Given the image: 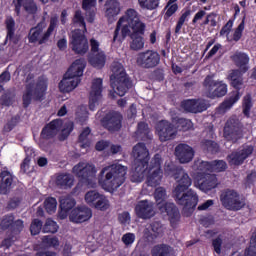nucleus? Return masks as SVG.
<instances>
[{"instance_id": "obj_1", "label": "nucleus", "mask_w": 256, "mask_h": 256, "mask_svg": "<svg viewBox=\"0 0 256 256\" xmlns=\"http://www.w3.org/2000/svg\"><path fill=\"white\" fill-rule=\"evenodd\" d=\"M132 157L134 158L132 169L134 177H138L137 181H141L146 177L148 187L160 185L163 179V169H161L163 158H161L160 154H155L151 159L149 149H147L145 143L139 142L132 149Z\"/></svg>"}, {"instance_id": "obj_2", "label": "nucleus", "mask_w": 256, "mask_h": 256, "mask_svg": "<svg viewBox=\"0 0 256 256\" xmlns=\"http://www.w3.org/2000/svg\"><path fill=\"white\" fill-rule=\"evenodd\" d=\"M164 173L166 177H173L176 181V186L172 190L175 203L184 207V209H195L199 203V195L193 189H189L193 185V180L189 177V174L173 162L165 165Z\"/></svg>"}, {"instance_id": "obj_3", "label": "nucleus", "mask_w": 256, "mask_h": 256, "mask_svg": "<svg viewBox=\"0 0 256 256\" xmlns=\"http://www.w3.org/2000/svg\"><path fill=\"white\" fill-rule=\"evenodd\" d=\"M127 167L121 164L105 166L99 173L98 183L104 191L113 193L117 191L127 179Z\"/></svg>"}, {"instance_id": "obj_4", "label": "nucleus", "mask_w": 256, "mask_h": 256, "mask_svg": "<svg viewBox=\"0 0 256 256\" xmlns=\"http://www.w3.org/2000/svg\"><path fill=\"white\" fill-rule=\"evenodd\" d=\"M85 59H76L67 72L64 74L63 79L59 82L58 87L61 93H71L81 83V77L85 70Z\"/></svg>"}, {"instance_id": "obj_5", "label": "nucleus", "mask_w": 256, "mask_h": 256, "mask_svg": "<svg viewBox=\"0 0 256 256\" xmlns=\"http://www.w3.org/2000/svg\"><path fill=\"white\" fill-rule=\"evenodd\" d=\"M111 71L113 74L110 76V86L119 97H125V94L133 89V80L121 63H114Z\"/></svg>"}, {"instance_id": "obj_6", "label": "nucleus", "mask_w": 256, "mask_h": 256, "mask_svg": "<svg viewBox=\"0 0 256 256\" xmlns=\"http://www.w3.org/2000/svg\"><path fill=\"white\" fill-rule=\"evenodd\" d=\"M25 92L22 96L23 107L27 109L32 101H45L47 96V89H49V82L47 78L40 76L36 82H30L25 87Z\"/></svg>"}, {"instance_id": "obj_7", "label": "nucleus", "mask_w": 256, "mask_h": 256, "mask_svg": "<svg viewBox=\"0 0 256 256\" xmlns=\"http://www.w3.org/2000/svg\"><path fill=\"white\" fill-rule=\"evenodd\" d=\"M123 23H128L130 29H132L131 35H145L147 24L141 21V14H139L137 10L130 8L126 10L125 15L122 16L116 24L113 43H117V35L121 32Z\"/></svg>"}, {"instance_id": "obj_8", "label": "nucleus", "mask_w": 256, "mask_h": 256, "mask_svg": "<svg viewBox=\"0 0 256 256\" xmlns=\"http://www.w3.org/2000/svg\"><path fill=\"white\" fill-rule=\"evenodd\" d=\"M57 23L59 20L57 17H52L50 19V24L47 28V23L45 22V17L41 19V21L34 27L30 28L28 33V41L29 43H38V45H45L49 39H51V35H53V31L57 28ZM47 28V31L45 29Z\"/></svg>"}, {"instance_id": "obj_9", "label": "nucleus", "mask_w": 256, "mask_h": 256, "mask_svg": "<svg viewBox=\"0 0 256 256\" xmlns=\"http://www.w3.org/2000/svg\"><path fill=\"white\" fill-rule=\"evenodd\" d=\"M154 199L156 201V207L160 213H166L169 217L171 226L175 225L181 219L179 208L173 203L166 202L167 190L163 187H158L154 192Z\"/></svg>"}, {"instance_id": "obj_10", "label": "nucleus", "mask_w": 256, "mask_h": 256, "mask_svg": "<svg viewBox=\"0 0 256 256\" xmlns=\"http://www.w3.org/2000/svg\"><path fill=\"white\" fill-rule=\"evenodd\" d=\"M203 94L208 99H217L227 95V84L223 81L214 80L213 76L207 75L202 83Z\"/></svg>"}, {"instance_id": "obj_11", "label": "nucleus", "mask_w": 256, "mask_h": 256, "mask_svg": "<svg viewBox=\"0 0 256 256\" xmlns=\"http://www.w3.org/2000/svg\"><path fill=\"white\" fill-rule=\"evenodd\" d=\"M220 201L228 211H241L245 207V201L241 199L239 192L233 189H226L220 195Z\"/></svg>"}, {"instance_id": "obj_12", "label": "nucleus", "mask_w": 256, "mask_h": 256, "mask_svg": "<svg viewBox=\"0 0 256 256\" xmlns=\"http://www.w3.org/2000/svg\"><path fill=\"white\" fill-rule=\"evenodd\" d=\"M224 138L231 143H237L239 139H243V124L237 116L230 117L224 126Z\"/></svg>"}, {"instance_id": "obj_13", "label": "nucleus", "mask_w": 256, "mask_h": 256, "mask_svg": "<svg viewBox=\"0 0 256 256\" xmlns=\"http://www.w3.org/2000/svg\"><path fill=\"white\" fill-rule=\"evenodd\" d=\"M100 123L109 133H117L123 127V114L117 111H110L101 118Z\"/></svg>"}, {"instance_id": "obj_14", "label": "nucleus", "mask_w": 256, "mask_h": 256, "mask_svg": "<svg viewBox=\"0 0 256 256\" xmlns=\"http://www.w3.org/2000/svg\"><path fill=\"white\" fill-rule=\"evenodd\" d=\"M136 63L142 69H155L161 63V55L155 50H146L138 54Z\"/></svg>"}, {"instance_id": "obj_15", "label": "nucleus", "mask_w": 256, "mask_h": 256, "mask_svg": "<svg viewBox=\"0 0 256 256\" xmlns=\"http://www.w3.org/2000/svg\"><path fill=\"white\" fill-rule=\"evenodd\" d=\"M72 173H74V175H76L78 179H82V181H85L86 183H88V185H90V183H93V181H95L97 169L93 164L79 162L72 168Z\"/></svg>"}, {"instance_id": "obj_16", "label": "nucleus", "mask_w": 256, "mask_h": 256, "mask_svg": "<svg viewBox=\"0 0 256 256\" xmlns=\"http://www.w3.org/2000/svg\"><path fill=\"white\" fill-rule=\"evenodd\" d=\"M70 45L76 55H85L89 51V40H87V36L84 35L81 29H76L72 32Z\"/></svg>"}, {"instance_id": "obj_17", "label": "nucleus", "mask_w": 256, "mask_h": 256, "mask_svg": "<svg viewBox=\"0 0 256 256\" xmlns=\"http://www.w3.org/2000/svg\"><path fill=\"white\" fill-rule=\"evenodd\" d=\"M24 227L23 220L18 219L15 221L13 214H7L0 219V231H7L9 229L12 235H20Z\"/></svg>"}, {"instance_id": "obj_18", "label": "nucleus", "mask_w": 256, "mask_h": 256, "mask_svg": "<svg viewBox=\"0 0 256 256\" xmlns=\"http://www.w3.org/2000/svg\"><path fill=\"white\" fill-rule=\"evenodd\" d=\"M255 148L251 145L243 146L240 150L232 152L227 156V161L231 167H239L245 163V160L249 158L250 155H253Z\"/></svg>"}, {"instance_id": "obj_19", "label": "nucleus", "mask_w": 256, "mask_h": 256, "mask_svg": "<svg viewBox=\"0 0 256 256\" xmlns=\"http://www.w3.org/2000/svg\"><path fill=\"white\" fill-rule=\"evenodd\" d=\"M156 131L161 143H165V141H172V139L177 137V128H175L173 123L167 120L159 121L156 125Z\"/></svg>"}, {"instance_id": "obj_20", "label": "nucleus", "mask_w": 256, "mask_h": 256, "mask_svg": "<svg viewBox=\"0 0 256 256\" xmlns=\"http://www.w3.org/2000/svg\"><path fill=\"white\" fill-rule=\"evenodd\" d=\"M103 93V79L96 78L92 81V87L89 97V109L90 111H95L97 105H99V100L101 99Z\"/></svg>"}, {"instance_id": "obj_21", "label": "nucleus", "mask_w": 256, "mask_h": 256, "mask_svg": "<svg viewBox=\"0 0 256 256\" xmlns=\"http://www.w3.org/2000/svg\"><path fill=\"white\" fill-rule=\"evenodd\" d=\"M135 213L139 219L155 217V203L150 200H140L135 206Z\"/></svg>"}, {"instance_id": "obj_22", "label": "nucleus", "mask_w": 256, "mask_h": 256, "mask_svg": "<svg viewBox=\"0 0 256 256\" xmlns=\"http://www.w3.org/2000/svg\"><path fill=\"white\" fill-rule=\"evenodd\" d=\"M61 125L63 122L60 119L52 120L51 122L47 123L40 133V139L44 141H49V139H54L57 137V133H59V129H61Z\"/></svg>"}, {"instance_id": "obj_23", "label": "nucleus", "mask_w": 256, "mask_h": 256, "mask_svg": "<svg viewBox=\"0 0 256 256\" xmlns=\"http://www.w3.org/2000/svg\"><path fill=\"white\" fill-rule=\"evenodd\" d=\"M175 156L179 163H191L193 157H195V150L188 144H178L175 148Z\"/></svg>"}, {"instance_id": "obj_24", "label": "nucleus", "mask_w": 256, "mask_h": 256, "mask_svg": "<svg viewBox=\"0 0 256 256\" xmlns=\"http://www.w3.org/2000/svg\"><path fill=\"white\" fill-rule=\"evenodd\" d=\"M69 217L72 223H85V221H89L93 217V211L87 206H81L74 208Z\"/></svg>"}, {"instance_id": "obj_25", "label": "nucleus", "mask_w": 256, "mask_h": 256, "mask_svg": "<svg viewBox=\"0 0 256 256\" xmlns=\"http://www.w3.org/2000/svg\"><path fill=\"white\" fill-rule=\"evenodd\" d=\"M13 188V174L9 170L0 172V195H9Z\"/></svg>"}, {"instance_id": "obj_26", "label": "nucleus", "mask_w": 256, "mask_h": 256, "mask_svg": "<svg viewBox=\"0 0 256 256\" xmlns=\"http://www.w3.org/2000/svg\"><path fill=\"white\" fill-rule=\"evenodd\" d=\"M75 178L69 173H59L56 175L54 183L58 189H71Z\"/></svg>"}, {"instance_id": "obj_27", "label": "nucleus", "mask_w": 256, "mask_h": 256, "mask_svg": "<svg viewBox=\"0 0 256 256\" xmlns=\"http://www.w3.org/2000/svg\"><path fill=\"white\" fill-rule=\"evenodd\" d=\"M77 202L74 198L71 197H64L60 199V211H59V218L60 219H67L69 215V211L75 207Z\"/></svg>"}, {"instance_id": "obj_28", "label": "nucleus", "mask_w": 256, "mask_h": 256, "mask_svg": "<svg viewBox=\"0 0 256 256\" xmlns=\"http://www.w3.org/2000/svg\"><path fill=\"white\" fill-rule=\"evenodd\" d=\"M232 61L235 63L236 67L239 68L238 71L241 73H247L249 71V55L243 52H238L232 56Z\"/></svg>"}, {"instance_id": "obj_29", "label": "nucleus", "mask_w": 256, "mask_h": 256, "mask_svg": "<svg viewBox=\"0 0 256 256\" xmlns=\"http://www.w3.org/2000/svg\"><path fill=\"white\" fill-rule=\"evenodd\" d=\"M219 185L217 182V176L215 174H206L202 177V181L199 183V189L201 191H212Z\"/></svg>"}, {"instance_id": "obj_30", "label": "nucleus", "mask_w": 256, "mask_h": 256, "mask_svg": "<svg viewBox=\"0 0 256 256\" xmlns=\"http://www.w3.org/2000/svg\"><path fill=\"white\" fill-rule=\"evenodd\" d=\"M88 61L95 69H103L107 61V56L104 51L96 52V54H89Z\"/></svg>"}, {"instance_id": "obj_31", "label": "nucleus", "mask_w": 256, "mask_h": 256, "mask_svg": "<svg viewBox=\"0 0 256 256\" xmlns=\"http://www.w3.org/2000/svg\"><path fill=\"white\" fill-rule=\"evenodd\" d=\"M97 6V0H82V9L86 11L88 23H93L95 21V11Z\"/></svg>"}, {"instance_id": "obj_32", "label": "nucleus", "mask_w": 256, "mask_h": 256, "mask_svg": "<svg viewBox=\"0 0 256 256\" xmlns=\"http://www.w3.org/2000/svg\"><path fill=\"white\" fill-rule=\"evenodd\" d=\"M228 79L230 81L231 87H233L235 91H241V88L243 87V72H240L237 69L232 70L228 76Z\"/></svg>"}, {"instance_id": "obj_33", "label": "nucleus", "mask_w": 256, "mask_h": 256, "mask_svg": "<svg viewBox=\"0 0 256 256\" xmlns=\"http://www.w3.org/2000/svg\"><path fill=\"white\" fill-rule=\"evenodd\" d=\"M106 16L108 19H111L112 17H117L119 13H121V6L119 4V1L117 0H107L106 1Z\"/></svg>"}, {"instance_id": "obj_34", "label": "nucleus", "mask_w": 256, "mask_h": 256, "mask_svg": "<svg viewBox=\"0 0 256 256\" xmlns=\"http://www.w3.org/2000/svg\"><path fill=\"white\" fill-rule=\"evenodd\" d=\"M152 256H173V248L167 244H157L151 249Z\"/></svg>"}, {"instance_id": "obj_35", "label": "nucleus", "mask_w": 256, "mask_h": 256, "mask_svg": "<svg viewBox=\"0 0 256 256\" xmlns=\"http://www.w3.org/2000/svg\"><path fill=\"white\" fill-rule=\"evenodd\" d=\"M240 90H234L230 93L228 99L221 103V109H231L237 101L241 99V92Z\"/></svg>"}, {"instance_id": "obj_36", "label": "nucleus", "mask_w": 256, "mask_h": 256, "mask_svg": "<svg viewBox=\"0 0 256 256\" xmlns=\"http://www.w3.org/2000/svg\"><path fill=\"white\" fill-rule=\"evenodd\" d=\"M144 34H130V39L132 42L130 43V48L132 51H141L145 47V38H143Z\"/></svg>"}, {"instance_id": "obj_37", "label": "nucleus", "mask_w": 256, "mask_h": 256, "mask_svg": "<svg viewBox=\"0 0 256 256\" xmlns=\"http://www.w3.org/2000/svg\"><path fill=\"white\" fill-rule=\"evenodd\" d=\"M173 123L176 125V128L178 131H189L193 127V122L189 119L185 118H173Z\"/></svg>"}, {"instance_id": "obj_38", "label": "nucleus", "mask_w": 256, "mask_h": 256, "mask_svg": "<svg viewBox=\"0 0 256 256\" xmlns=\"http://www.w3.org/2000/svg\"><path fill=\"white\" fill-rule=\"evenodd\" d=\"M91 135V128L86 127L80 133L78 137V141L80 144L81 149H89L91 147V141H89L88 137Z\"/></svg>"}, {"instance_id": "obj_39", "label": "nucleus", "mask_w": 256, "mask_h": 256, "mask_svg": "<svg viewBox=\"0 0 256 256\" xmlns=\"http://www.w3.org/2000/svg\"><path fill=\"white\" fill-rule=\"evenodd\" d=\"M191 9H186L181 16L179 17L176 26H175V34L179 35L181 33V29H183V25H185L186 21H189V17H191Z\"/></svg>"}, {"instance_id": "obj_40", "label": "nucleus", "mask_w": 256, "mask_h": 256, "mask_svg": "<svg viewBox=\"0 0 256 256\" xmlns=\"http://www.w3.org/2000/svg\"><path fill=\"white\" fill-rule=\"evenodd\" d=\"M5 24L7 30L5 43H7V41H13V38L15 37V19L10 16L5 20Z\"/></svg>"}, {"instance_id": "obj_41", "label": "nucleus", "mask_w": 256, "mask_h": 256, "mask_svg": "<svg viewBox=\"0 0 256 256\" xmlns=\"http://www.w3.org/2000/svg\"><path fill=\"white\" fill-rule=\"evenodd\" d=\"M160 0H138V5L141 9L147 11H155L159 7Z\"/></svg>"}, {"instance_id": "obj_42", "label": "nucleus", "mask_w": 256, "mask_h": 256, "mask_svg": "<svg viewBox=\"0 0 256 256\" xmlns=\"http://www.w3.org/2000/svg\"><path fill=\"white\" fill-rule=\"evenodd\" d=\"M22 7L28 15H36L38 11L37 3L35 0H24L22 2Z\"/></svg>"}, {"instance_id": "obj_43", "label": "nucleus", "mask_w": 256, "mask_h": 256, "mask_svg": "<svg viewBox=\"0 0 256 256\" xmlns=\"http://www.w3.org/2000/svg\"><path fill=\"white\" fill-rule=\"evenodd\" d=\"M102 195L103 194H100L95 190H90L85 194V201L88 205L93 207L99 201Z\"/></svg>"}, {"instance_id": "obj_44", "label": "nucleus", "mask_w": 256, "mask_h": 256, "mask_svg": "<svg viewBox=\"0 0 256 256\" xmlns=\"http://www.w3.org/2000/svg\"><path fill=\"white\" fill-rule=\"evenodd\" d=\"M202 147L204 151L211 153L212 155L215 153H219V144L213 140H204L202 142Z\"/></svg>"}, {"instance_id": "obj_45", "label": "nucleus", "mask_w": 256, "mask_h": 256, "mask_svg": "<svg viewBox=\"0 0 256 256\" xmlns=\"http://www.w3.org/2000/svg\"><path fill=\"white\" fill-rule=\"evenodd\" d=\"M122 27V28H121ZM120 29H121V35H117V42L118 43H123L127 37H131V27L129 26L128 22L122 23Z\"/></svg>"}, {"instance_id": "obj_46", "label": "nucleus", "mask_w": 256, "mask_h": 256, "mask_svg": "<svg viewBox=\"0 0 256 256\" xmlns=\"http://www.w3.org/2000/svg\"><path fill=\"white\" fill-rule=\"evenodd\" d=\"M76 119H78L81 125H85L89 119V111H87V106H80L76 112Z\"/></svg>"}, {"instance_id": "obj_47", "label": "nucleus", "mask_w": 256, "mask_h": 256, "mask_svg": "<svg viewBox=\"0 0 256 256\" xmlns=\"http://www.w3.org/2000/svg\"><path fill=\"white\" fill-rule=\"evenodd\" d=\"M44 208L49 215H53L57 211V199L48 197L44 201Z\"/></svg>"}, {"instance_id": "obj_48", "label": "nucleus", "mask_w": 256, "mask_h": 256, "mask_svg": "<svg viewBox=\"0 0 256 256\" xmlns=\"http://www.w3.org/2000/svg\"><path fill=\"white\" fill-rule=\"evenodd\" d=\"M59 226L53 219L48 218L42 228L43 233H57Z\"/></svg>"}, {"instance_id": "obj_49", "label": "nucleus", "mask_w": 256, "mask_h": 256, "mask_svg": "<svg viewBox=\"0 0 256 256\" xmlns=\"http://www.w3.org/2000/svg\"><path fill=\"white\" fill-rule=\"evenodd\" d=\"M98 211H107L111 204L109 203V199L105 197V195L100 196L98 201L93 205Z\"/></svg>"}, {"instance_id": "obj_50", "label": "nucleus", "mask_w": 256, "mask_h": 256, "mask_svg": "<svg viewBox=\"0 0 256 256\" xmlns=\"http://www.w3.org/2000/svg\"><path fill=\"white\" fill-rule=\"evenodd\" d=\"M73 25H78L79 27H83L86 29L87 24L85 23V17H83V12L81 10H76L74 16L72 18Z\"/></svg>"}, {"instance_id": "obj_51", "label": "nucleus", "mask_w": 256, "mask_h": 256, "mask_svg": "<svg viewBox=\"0 0 256 256\" xmlns=\"http://www.w3.org/2000/svg\"><path fill=\"white\" fill-rule=\"evenodd\" d=\"M227 170V162L223 160L212 161V173H223Z\"/></svg>"}, {"instance_id": "obj_52", "label": "nucleus", "mask_w": 256, "mask_h": 256, "mask_svg": "<svg viewBox=\"0 0 256 256\" xmlns=\"http://www.w3.org/2000/svg\"><path fill=\"white\" fill-rule=\"evenodd\" d=\"M198 171H201L203 176L211 175L210 173H213V161H202L198 166Z\"/></svg>"}, {"instance_id": "obj_53", "label": "nucleus", "mask_w": 256, "mask_h": 256, "mask_svg": "<svg viewBox=\"0 0 256 256\" xmlns=\"http://www.w3.org/2000/svg\"><path fill=\"white\" fill-rule=\"evenodd\" d=\"M243 31H245V16L243 17L241 23L238 25V27L234 31L233 41H235L236 43L238 41H241V37H243Z\"/></svg>"}, {"instance_id": "obj_54", "label": "nucleus", "mask_w": 256, "mask_h": 256, "mask_svg": "<svg viewBox=\"0 0 256 256\" xmlns=\"http://www.w3.org/2000/svg\"><path fill=\"white\" fill-rule=\"evenodd\" d=\"M242 107L243 115L249 118L251 116V107H253V102H251V96L244 97Z\"/></svg>"}, {"instance_id": "obj_55", "label": "nucleus", "mask_w": 256, "mask_h": 256, "mask_svg": "<svg viewBox=\"0 0 256 256\" xmlns=\"http://www.w3.org/2000/svg\"><path fill=\"white\" fill-rule=\"evenodd\" d=\"M43 229V222L39 219H34L30 225L31 235H39Z\"/></svg>"}, {"instance_id": "obj_56", "label": "nucleus", "mask_w": 256, "mask_h": 256, "mask_svg": "<svg viewBox=\"0 0 256 256\" xmlns=\"http://www.w3.org/2000/svg\"><path fill=\"white\" fill-rule=\"evenodd\" d=\"M181 107L187 113H195V99L183 100L181 102Z\"/></svg>"}, {"instance_id": "obj_57", "label": "nucleus", "mask_w": 256, "mask_h": 256, "mask_svg": "<svg viewBox=\"0 0 256 256\" xmlns=\"http://www.w3.org/2000/svg\"><path fill=\"white\" fill-rule=\"evenodd\" d=\"M209 109V102L206 100L195 99V113H203Z\"/></svg>"}, {"instance_id": "obj_58", "label": "nucleus", "mask_w": 256, "mask_h": 256, "mask_svg": "<svg viewBox=\"0 0 256 256\" xmlns=\"http://www.w3.org/2000/svg\"><path fill=\"white\" fill-rule=\"evenodd\" d=\"M137 133L138 135H143L147 139H151L149 136V124L145 122H139L137 126Z\"/></svg>"}, {"instance_id": "obj_59", "label": "nucleus", "mask_w": 256, "mask_h": 256, "mask_svg": "<svg viewBox=\"0 0 256 256\" xmlns=\"http://www.w3.org/2000/svg\"><path fill=\"white\" fill-rule=\"evenodd\" d=\"M42 243L46 247H59V239L57 237L44 236L42 238Z\"/></svg>"}, {"instance_id": "obj_60", "label": "nucleus", "mask_w": 256, "mask_h": 256, "mask_svg": "<svg viewBox=\"0 0 256 256\" xmlns=\"http://www.w3.org/2000/svg\"><path fill=\"white\" fill-rule=\"evenodd\" d=\"M19 116H13L8 122L7 124L4 126V130L7 131V133L13 131L15 129V127H17L18 123H19Z\"/></svg>"}, {"instance_id": "obj_61", "label": "nucleus", "mask_w": 256, "mask_h": 256, "mask_svg": "<svg viewBox=\"0 0 256 256\" xmlns=\"http://www.w3.org/2000/svg\"><path fill=\"white\" fill-rule=\"evenodd\" d=\"M122 242L126 247H129L130 245H133L135 243V235L131 232H128L122 236Z\"/></svg>"}, {"instance_id": "obj_62", "label": "nucleus", "mask_w": 256, "mask_h": 256, "mask_svg": "<svg viewBox=\"0 0 256 256\" xmlns=\"http://www.w3.org/2000/svg\"><path fill=\"white\" fill-rule=\"evenodd\" d=\"M200 225L203 227H211V225H215V217L212 215L202 217L200 219Z\"/></svg>"}, {"instance_id": "obj_63", "label": "nucleus", "mask_w": 256, "mask_h": 256, "mask_svg": "<svg viewBox=\"0 0 256 256\" xmlns=\"http://www.w3.org/2000/svg\"><path fill=\"white\" fill-rule=\"evenodd\" d=\"M222 246H223V239H221V237L218 236L217 238L212 240V247L215 253H217V255H221Z\"/></svg>"}, {"instance_id": "obj_64", "label": "nucleus", "mask_w": 256, "mask_h": 256, "mask_svg": "<svg viewBox=\"0 0 256 256\" xmlns=\"http://www.w3.org/2000/svg\"><path fill=\"white\" fill-rule=\"evenodd\" d=\"M21 201H23V198L21 197H13L8 202V209H17L19 205H21Z\"/></svg>"}]
</instances>
